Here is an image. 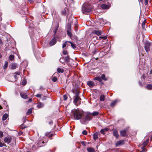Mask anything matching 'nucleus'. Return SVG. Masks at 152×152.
Returning <instances> with one entry per match:
<instances>
[{"mask_svg": "<svg viewBox=\"0 0 152 152\" xmlns=\"http://www.w3.org/2000/svg\"><path fill=\"white\" fill-rule=\"evenodd\" d=\"M81 144H82V145L84 146L86 145V143L84 141H82L81 142Z\"/></svg>", "mask_w": 152, "mask_h": 152, "instance_id": "nucleus-51", "label": "nucleus"}, {"mask_svg": "<svg viewBox=\"0 0 152 152\" xmlns=\"http://www.w3.org/2000/svg\"><path fill=\"white\" fill-rule=\"evenodd\" d=\"M68 11V9L67 8L65 7L64 9L62 10L61 11V14L63 15H66L67 12Z\"/></svg>", "mask_w": 152, "mask_h": 152, "instance_id": "nucleus-14", "label": "nucleus"}, {"mask_svg": "<svg viewBox=\"0 0 152 152\" xmlns=\"http://www.w3.org/2000/svg\"><path fill=\"white\" fill-rule=\"evenodd\" d=\"M82 134L83 135H86L87 134V132L86 130H84L83 131Z\"/></svg>", "mask_w": 152, "mask_h": 152, "instance_id": "nucleus-40", "label": "nucleus"}, {"mask_svg": "<svg viewBox=\"0 0 152 152\" xmlns=\"http://www.w3.org/2000/svg\"><path fill=\"white\" fill-rule=\"evenodd\" d=\"M124 143V140H120L117 141L115 144L116 146H119L120 145H123Z\"/></svg>", "mask_w": 152, "mask_h": 152, "instance_id": "nucleus-7", "label": "nucleus"}, {"mask_svg": "<svg viewBox=\"0 0 152 152\" xmlns=\"http://www.w3.org/2000/svg\"><path fill=\"white\" fill-rule=\"evenodd\" d=\"M104 95H101L100 97V100L101 101H104Z\"/></svg>", "mask_w": 152, "mask_h": 152, "instance_id": "nucleus-31", "label": "nucleus"}, {"mask_svg": "<svg viewBox=\"0 0 152 152\" xmlns=\"http://www.w3.org/2000/svg\"><path fill=\"white\" fill-rule=\"evenodd\" d=\"M149 141V139L148 138L147 139V140L145 142H144L142 144V146L141 147V148H143L145 147L146 146V145L148 144V143Z\"/></svg>", "mask_w": 152, "mask_h": 152, "instance_id": "nucleus-16", "label": "nucleus"}, {"mask_svg": "<svg viewBox=\"0 0 152 152\" xmlns=\"http://www.w3.org/2000/svg\"><path fill=\"white\" fill-rule=\"evenodd\" d=\"M35 96L37 97L41 98L42 96V95L40 94H37Z\"/></svg>", "mask_w": 152, "mask_h": 152, "instance_id": "nucleus-41", "label": "nucleus"}, {"mask_svg": "<svg viewBox=\"0 0 152 152\" xmlns=\"http://www.w3.org/2000/svg\"><path fill=\"white\" fill-rule=\"evenodd\" d=\"M99 113L97 112H94L92 113H91L90 114H91V115H92L93 116H97L99 114Z\"/></svg>", "mask_w": 152, "mask_h": 152, "instance_id": "nucleus-26", "label": "nucleus"}, {"mask_svg": "<svg viewBox=\"0 0 152 152\" xmlns=\"http://www.w3.org/2000/svg\"><path fill=\"white\" fill-rule=\"evenodd\" d=\"M3 132L1 131H0V138H1L3 137Z\"/></svg>", "mask_w": 152, "mask_h": 152, "instance_id": "nucleus-45", "label": "nucleus"}, {"mask_svg": "<svg viewBox=\"0 0 152 152\" xmlns=\"http://www.w3.org/2000/svg\"><path fill=\"white\" fill-rule=\"evenodd\" d=\"M40 142H39L37 144V147H35L34 145H33L32 146L33 149V148H34L35 149H37L39 147H41L42 146V145H40L39 144V143H40Z\"/></svg>", "mask_w": 152, "mask_h": 152, "instance_id": "nucleus-30", "label": "nucleus"}, {"mask_svg": "<svg viewBox=\"0 0 152 152\" xmlns=\"http://www.w3.org/2000/svg\"><path fill=\"white\" fill-rule=\"evenodd\" d=\"M32 108H31L29 109L28 110V111L27 112V114L28 115H29L31 113H32Z\"/></svg>", "mask_w": 152, "mask_h": 152, "instance_id": "nucleus-29", "label": "nucleus"}, {"mask_svg": "<svg viewBox=\"0 0 152 152\" xmlns=\"http://www.w3.org/2000/svg\"><path fill=\"white\" fill-rule=\"evenodd\" d=\"M22 83L23 85H25L26 84V82L24 81V80H23Z\"/></svg>", "mask_w": 152, "mask_h": 152, "instance_id": "nucleus-52", "label": "nucleus"}, {"mask_svg": "<svg viewBox=\"0 0 152 152\" xmlns=\"http://www.w3.org/2000/svg\"><path fill=\"white\" fill-rule=\"evenodd\" d=\"M69 42V41H66V42H65V43L64 44H63L62 48H64V47H66L67 43L68 42Z\"/></svg>", "mask_w": 152, "mask_h": 152, "instance_id": "nucleus-38", "label": "nucleus"}, {"mask_svg": "<svg viewBox=\"0 0 152 152\" xmlns=\"http://www.w3.org/2000/svg\"><path fill=\"white\" fill-rule=\"evenodd\" d=\"M120 134L121 137H126L127 136L126 131L125 130L120 131Z\"/></svg>", "mask_w": 152, "mask_h": 152, "instance_id": "nucleus-9", "label": "nucleus"}, {"mask_svg": "<svg viewBox=\"0 0 152 152\" xmlns=\"http://www.w3.org/2000/svg\"><path fill=\"white\" fill-rule=\"evenodd\" d=\"M140 1L142 3L143 2V0H140V1L139 0V2L140 4Z\"/></svg>", "mask_w": 152, "mask_h": 152, "instance_id": "nucleus-58", "label": "nucleus"}, {"mask_svg": "<svg viewBox=\"0 0 152 152\" xmlns=\"http://www.w3.org/2000/svg\"><path fill=\"white\" fill-rule=\"evenodd\" d=\"M32 100V99H29L28 100V102H31Z\"/></svg>", "mask_w": 152, "mask_h": 152, "instance_id": "nucleus-57", "label": "nucleus"}, {"mask_svg": "<svg viewBox=\"0 0 152 152\" xmlns=\"http://www.w3.org/2000/svg\"><path fill=\"white\" fill-rule=\"evenodd\" d=\"M48 134H49V133H46V136H48Z\"/></svg>", "mask_w": 152, "mask_h": 152, "instance_id": "nucleus-61", "label": "nucleus"}, {"mask_svg": "<svg viewBox=\"0 0 152 152\" xmlns=\"http://www.w3.org/2000/svg\"><path fill=\"white\" fill-rule=\"evenodd\" d=\"M63 98H64V100H67V96L66 95H63Z\"/></svg>", "mask_w": 152, "mask_h": 152, "instance_id": "nucleus-42", "label": "nucleus"}, {"mask_svg": "<svg viewBox=\"0 0 152 152\" xmlns=\"http://www.w3.org/2000/svg\"><path fill=\"white\" fill-rule=\"evenodd\" d=\"M57 29L55 31V33H56V31H57Z\"/></svg>", "mask_w": 152, "mask_h": 152, "instance_id": "nucleus-63", "label": "nucleus"}, {"mask_svg": "<svg viewBox=\"0 0 152 152\" xmlns=\"http://www.w3.org/2000/svg\"><path fill=\"white\" fill-rule=\"evenodd\" d=\"M102 31L100 30H94L93 31V33L98 36H99L102 34Z\"/></svg>", "mask_w": 152, "mask_h": 152, "instance_id": "nucleus-8", "label": "nucleus"}, {"mask_svg": "<svg viewBox=\"0 0 152 152\" xmlns=\"http://www.w3.org/2000/svg\"><path fill=\"white\" fill-rule=\"evenodd\" d=\"M150 75L152 74V69L151 70L150 72Z\"/></svg>", "mask_w": 152, "mask_h": 152, "instance_id": "nucleus-55", "label": "nucleus"}, {"mask_svg": "<svg viewBox=\"0 0 152 152\" xmlns=\"http://www.w3.org/2000/svg\"><path fill=\"white\" fill-rule=\"evenodd\" d=\"M117 102V100H116L114 101H113L112 102L111 104L110 105L111 107H113L116 104V103Z\"/></svg>", "mask_w": 152, "mask_h": 152, "instance_id": "nucleus-24", "label": "nucleus"}, {"mask_svg": "<svg viewBox=\"0 0 152 152\" xmlns=\"http://www.w3.org/2000/svg\"><path fill=\"white\" fill-rule=\"evenodd\" d=\"M28 1L30 2H31L33 0H28Z\"/></svg>", "mask_w": 152, "mask_h": 152, "instance_id": "nucleus-60", "label": "nucleus"}, {"mask_svg": "<svg viewBox=\"0 0 152 152\" xmlns=\"http://www.w3.org/2000/svg\"><path fill=\"white\" fill-rule=\"evenodd\" d=\"M63 58H61L60 59H59V61L62 63H63L64 61H63Z\"/></svg>", "mask_w": 152, "mask_h": 152, "instance_id": "nucleus-48", "label": "nucleus"}, {"mask_svg": "<svg viewBox=\"0 0 152 152\" xmlns=\"http://www.w3.org/2000/svg\"><path fill=\"white\" fill-rule=\"evenodd\" d=\"M8 116V115L7 114H4L2 116V120L4 121V120H6L7 119V118Z\"/></svg>", "mask_w": 152, "mask_h": 152, "instance_id": "nucleus-21", "label": "nucleus"}, {"mask_svg": "<svg viewBox=\"0 0 152 152\" xmlns=\"http://www.w3.org/2000/svg\"><path fill=\"white\" fill-rule=\"evenodd\" d=\"M100 77H101V79L103 80H107V79L105 77V75L104 74H102Z\"/></svg>", "mask_w": 152, "mask_h": 152, "instance_id": "nucleus-32", "label": "nucleus"}, {"mask_svg": "<svg viewBox=\"0 0 152 152\" xmlns=\"http://www.w3.org/2000/svg\"><path fill=\"white\" fill-rule=\"evenodd\" d=\"M146 87L147 89L148 90H151L152 89V85L147 84L146 85Z\"/></svg>", "mask_w": 152, "mask_h": 152, "instance_id": "nucleus-28", "label": "nucleus"}, {"mask_svg": "<svg viewBox=\"0 0 152 152\" xmlns=\"http://www.w3.org/2000/svg\"><path fill=\"white\" fill-rule=\"evenodd\" d=\"M91 9L92 7L90 5L87 3H85L83 5L82 10L83 13L86 14V13L90 12Z\"/></svg>", "mask_w": 152, "mask_h": 152, "instance_id": "nucleus-2", "label": "nucleus"}, {"mask_svg": "<svg viewBox=\"0 0 152 152\" xmlns=\"http://www.w3.org/2000/svg\"><path fill=\"white\" fill-rule=\"evenodd\" d=\"M87 84L90 88L93 87L95 85L94 83L91 81L87 82Z\"/></svg>", "mask_w": 152, "mask_h": 152, "instance_id": "nucleus-13", "label": "nucleus"}, {"mask_svg": "<svg viewBox=\"0 0 152 152\" xmlns=\"http://www.w3.org/2000/svg\"><path fill=\"white\" fill-rule=\"evenodd\" d=\"M17 64L15 63L12 64L10 65V67L11 69H15L17 67Z\"/></svg>", "mask_w": 152, "mask_h": 152, "instance_id": "nucleus-10", "label": "nucleus"}, {"mask_svg": "<svg viewBox=\"0 0 152 152\" xmlns=\"http://www.w3.org/2000/svg\"><path fill=\"white\" fill-rule=\"evenodd\" d=\"M79 97V93L77 92L75 94V96L74 97Z\"/></svg>", "mask_w": 152, "mask_h": 152, "instance_id": "nucleus-43", "label": "nucleus"}, {"mask_svg": "<svg viewBox=\"0 0 152 152\" xmlns=\"http://www.w3.org/2000/svg\"><path fill=\"white\" fill-rule=\"evenodd\" d=\"M20 75V74L19 72H16L14 74L13 76L15 78V80H17V78H18L17 76Z\"/></svg>", "mask_w": 152, "mask_h": 152, "instance_id": "nucleus-18", "label": "nucleus"}, {"mask_svg": "<svg viewBox=\"0 0 152 152\" xmlns=\"http://www.w3.org/2000/svg\"><path fill=\"white\" fill-rule=\"evenodd\" d=\"M65 60L67 62H68L69 60V56H67L66 57L64 58Z\"/></svg>", "mask_w": 152, "mask_h": 152, "instance_id": "nucleus-35", "label": "nucleus"}, {"mask_svg": "<svg viewBox=\"0 0 152 152\" xmlns=\"http://www.w3.org/2000/svg\"><path fill=\"white\" fill-rule=\"evenodd\" d=\"M151 45L150 43L147 42L145 44V48L147 52L150 51V47Z\"/></svg>", "mask_w": 152, "mask_h": 152, "instance_id": "nucleus-5", "label": "nucleus"}, {"mask_svg": "<svg viewBox=\"0 0 152 152\" xmlns=\"http://www.w3.org/2000/svg\"><path fill=\"white\" fill-rule=\"evenodd\" d=\"M57 42V40L55 37H53L50 42L49 45L50 46L55 45Z\"/></svg>", "mask_w": 152, "mask_h": 152, "instance_id": "nucleus-6", "label": "nucleus"}, {"mask_svg": "<svg viewBox=\"0 0 152 152\" xmlns=\"http://www.w3.org/2000/svg\"><path fill=\"white\" fill-rule=\"evenodd\" d=\"M90 113H88L86 116L85 118V120L86 121H89L92 118L89 116V115H91V114H90Z\"/></svg>", "mask_w": 152, "mask_h": 152, "instance_id": "nucleus-15", "label": "nucleus"}, {"mask_svg": "<svg viewBox=\"0 0 152 152\" xmlns=\"http://www.w3.org/2000/svg\"><path fill=\"white\" fill-rule=\"evenodd\" d=\"M72 114L73 115L75 119L79 120L80 119L83 115V112L81 111L76 109H74L72 111Z\"/></svg>", "mask_w": 152, "mask_h": 152, "instance_id": "nucleus-1", "label": "nucleus"}, {"mask_svg": "<svg viewBox=\"0 0 152 152\" xmlns=\"http://www.w3.org/2000/svg\"><path fill=\"white\" fill-rule=\"evenodd\" d=\"M8 66V63L7 62H6L5 63V64L3 66V68L4 69H6Z\"/></svg>", "mask_w": 152, "mask_h": 152, "instance_id": "nucleus-37", "label": "nucleus"}, {"mask_svg": "<svg viewBox=\"0 0 152 152\" xmlns=\"http://www.w3.org/2000/svg\"><path fill=\"white\" fill-rule=\"evenodd\" d=\"M44 106L43 104L42 103L40 102H39L38 103V104L37 105V107L39 108H40L43 107Z\"/></svg>", "mask_w": 152, "mask_h": 152, "instance_id": "nucleus-27", "label": "nucleus"}, {"mask_svg": "<svg viewBox=\"0 0 152 152\" xmlns=\"http://www.w3.org/2000/svg\"><path fill=\"white\" fill-rule=\"evenodd\" d=\"M149 0H145V4L146 5H147L148 4V2Z\"/></svg>", "mask_w": 152, "mask_h": 152, "instance_id": "nucleus-49", "label": "nucleus"}, {"mask_svg": "<svg viewBox=\"0 0 152 152\" xmlns=\"http://www.w3.org/2000/svg\"><path fill=\"white\" fill-rule=\"evenodd\" d=\"M81 102V99L80 97H74V102L75 105H80Z\"/></svg>", "mask_w": 152, "mask_h": 152, "instance_id": "nucleus-3", "label": "nucleus"}, {"mask_svg": "<svg viewBox=\"0 0 152 152\" xmlns=\"http://www.w3.org/2000/svg\"><path fill=\"white\" fill-rule=\"evenodd\" d=\"M14 56L12 55H11L9 56V60L10 61H12L14 59Z\"/></svg>", "mask_w": 152, "mask_h": 152, "instance_id": "nucleus-33", "label": "nucleus"}, {"mask_svg": "<svg viewBox=\"0 0 152 152\" xmlns=\"http://www.w3.org/2000/svg\"><path fill=\"white\" fill-rule=\"evenodd\" d=\"M94 80H97L99 81V82L102 81V79L100 77H96L94 78Z\"/></svg>", "mask_w": 152, "mask_h": 152, "instance_id": "nucleus-23", "label": "nucleus"}, {"mask_svg": "<svg viewBox=\"0 0 152 152\" xmlns=\"http://www.w3.org/2000/svg\"><path fill=\"white\" fill-rule=\"evenodd\" d=\"M2 44V42L1 39H0V44Z\"/></svg>", "mask_w": 152, "mask_h": 152, "instance_id": "nucleus-54", "label": "nucleus"}, {"mask_svg": "<svg viewBox=\"0 0 152 152\" xmlns=\"http://www.w3.org/2000/svg\"><path fill=\"white\" fill-rule=\"evenodd\" d=\"M52 123V122H50V124H51Z\"/></svg>", "mask_w": 152, "mask_h": 152, "instance_id": "nucleus-64", "label": "nucleus"}, {"mask_svg": "<svg viewBox=\"0 0 152 152\" xmlns=\"http://www.w3.org/2000/svg\"><path fill=\"white\" fill-rule=\"evenodd\" d=\"M57 71L58 73H63L64 72V70L62 68H58L57 69Z\"/></svg>", "mask_w": 152, "mask_h": 152, "instance_id": "nucleus-22", "label": "nucleus"}, {"mask_svg": "<svg viewBox=\"0 0 152 152\" xmlns=\"http://www.w3.org/2000/svg\"><path fill=\"white\" fill-rule=\"evenodd\" d=\"M67 34L68 36H69L70 37H71V36H72V33H71V32L69 31V30H67Z\"/></svg>", "mask_w": 152, "mask_h": 152, "instance_id": "nucleus-36", "label": "nucleus"}, {"mask_svg": "<svg viewBox=\"0 0 152 152\" xmlns=\"http://www.w3.org/2000/svg\"><path fill=\"white\" fill-rule=\"evenodd\" d=\"M142 77L143 78H145V76H144V75H143L142 76Z\"/></svg>", "mask_w": 152, "mask_h": 152, "instance_id": "nucleus-59", "label": "nucleus"}, {"mask_svg": "<svg viewBox=\"0 0 152 152\" xmlns=\"http://www.w3.org/2000/svg\"><path fill=\"white\" fill-rule=\"evenodd\" d=\"M12 140V138L11 136H8L4 138V142L8 144L11 142Z\"/></svg>", "mask_w": 152, "mask_h": 152, "instance_id": "nucleus-4", "label": "nucleus"}, {"mask_svg": "<svg viewBox=\"0 0 152 152\" xmlns=\"http://www.w3.org/2000/svg\"><path fill=\"white\" fill-rule=\"evenodd\" d=\"M93 138L95 140L98 138V135L96 134L95 133L93 135Z\"/></svg>", "mask_w": 152, "mask_h": 152, "instance_id": "nucleus-34", "label": "nucleus"}, {"mask_svg": "<svg viewBox=\"0 0 152 152\" xmlns=\"http://www.w3.org/2000/svg\"><path fill=\"white\" fill-rule=\"evenodd\" d=\"M63 53L64 55H66L67 54V52L66 50H64L63 51Z\"/></svg>", "mask_w": 152, "mask_h": 152, "instance_id": "nucleus-46", "label": "nucleus"}, {"mask_svg": "<svg viewBox=\"0 0 152 152\" xmlns=\"http://www.w3.org/2000/svg\"><path fill=\"white\" fill-rule=\"evenodd\" d=\"M46 98H47V97L46 96H44L43 97H42V100H45L46 99Z\"/></svg>", "mask_w": 152, "mask_h": 152, "instance_id": "nucleus-50", "label": "nucleus"}, {"mask_svg": "<svg viewBox=\"0 0 152 152\" xmlns=\"http://www.w3.org/2000/svg\"><path fill=\"white\" fill-rule=\"evenodd\" d=\"M109 129L107 128H105L104 129H102L100 131L101 133L102 134H104V132L108 131Z\"/></svg>", "mask_w": 152, "mask_h": 152, "instance_id": "nucleus-19", "label": "nucleus"}, {"mask_svg": "<svg viewBox=\"0 0 152 152\" xmlns=\"http://www.w3.org/2000/svg\"><path fill=\"white\" fill-rule=\"evenodd\" d=\"M52 80L53 81L55 82L57 81V78L56 77L54 76Z\"/></svg>", "mask_w": 152, "mask_h": 152, "instance_id": "nucleus-39", "label": "nucleus"}, {"mask_svg": "<svg viewBox=\"0 0 152 152\" xmlns=\"http://www.w3.org/2000/svg\"><path fill=\"white\" fill-rule=\"evenodd\" d=\"M101 7L103 9H108L109 8V6L105 4H103L101 5Z\"/></svg>", "mask_w": 152, "mask_h": 152, "instance_id": "nucleus-17", "label": "nucleus"}, {"mask_svg": "<svg viewBox=\"0 0 152 152\" xmlns=\"http://www.w3.org/2000/svg\"><path fill=\"white\" fill-rule=\"evenodd\" d=\"M2 107L0 105V109H2Z\"/></svg>", "mask_w": 152, "mask_h": 152, "instance_id": "nucleus-62", "label": "nucleus"}, {"mask_svg": "<svg viewBox=\"0 0 152 152\" xmlns=\"http://www.w3.org/2000/svg\"><path fill=\"white\" fill-rule=\"evenodd\" d=\"M99 38L101 39H106L107 38V37L106 36L104 37L100 36L99 37Z\"/></svg>", "mask_w": 152, "mask_h": 152, "instance_id": "nucleus-44", "label": "nucleus"}, {"mask_svg": "<svg viewBox=\"0 0 152 152\" xmlns=\"http://www.w3.org/2000/svg\"><path fill=\"white\" fill-rule=\"evenodd\" d=\"M145 23L144 22H143L142 23V28L143 29L145 28Z\"/></svg>", "mask_w": 152, "mask_h": 152, "instance_id": "nucleus-47", "label": "nucleus"}, {"mask_svg": "<svg viewBox=\"0 0 152 152\" xmlns=\"http://www.w3.org/2000/svg\"><path fill=\"white\" fill-rule=\"evenodd\" d=\"M87 150L88 152H95L94 149L92 148L89 147Z\"/></svg>", "mask_w": 152, "mask_h": 152, "instance_id": "nucleus-20", "label": "nucleus"}, {"mask_svg": "<svg viewBox=\"0 0 152 152\" xmlns=\"http://www.w3.org/2000/svg\"><path fill=\"white\" fill-rule=\"evenodd\" d=\"M20 95L22 98L24 99H27L28 98V96L26 93L22 92L20 93Z\"/></svg>", "mask_w": 152, "mask_h": 152, "instance_id": "nucleus-11", "label": "nucleus"}, {"mask_svg": "<svg viewBox=\"0 0 152 152\" xmlns=\"http://www.w3.org/2000/svg\"><path fill=\"white\" fill-rule=\"evenodd\" d=\"M52 136H53V134H51L49 135V137H51Z\"/></svg>", "mask_w": 152, "mask_h": 152, "instance_id": "nucleus-56", "label": "nucleus"}, {"mask_svg": "<svg viewBox=\"0 0 152 152\" xmlns=\"http://www.w3.org/2000/svg\"><path fill=\"white\" fill-rule=\"evenodd\" d=\"M69 42L70 43L71 46L73 48L75 49L77 48L76 45L73 44L72 42L70 41Z\"/></svg>", "mask_w": 152, "mask_h": 152, "instance_id": "nucleus-25", "label": "nucleus"}, {"mask_svg": "<svg viewBox=\"0 0 152 152\" xmlns=\"http://www.w3.org/2000/svg\"><path fill=\"white\" fill-rule=\"evenodd\" d=\"M142 151V152H145L146 151V150L145 149H143Z\"/></svg>", "mask_w": 152, "mask_h": 152, "instance_id": "nucleus-53", "label": "nucleus"}, {"mask_svg": "<svg viewBox=\"0 0 152 152\" xmlns=\"http://www.w3.org/2000/svg\"><path fill=\"white\" fill-rule=\"evenodd\" d=\"M113 134V136L117 138H118L119 136V134L118 133V131L116 129L114 130Z\"/></svg>", "mask_w": 152, "mask_h": 152, "instance_id": "nucleus-12", "label": "nucleus"}]
</instances>
